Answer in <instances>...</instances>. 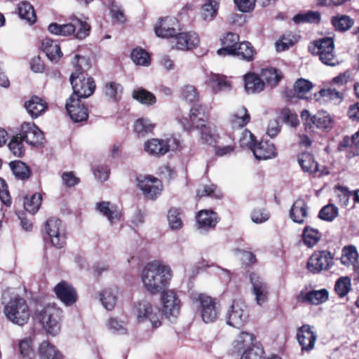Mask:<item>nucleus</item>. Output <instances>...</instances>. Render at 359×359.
Wrapping results in <instances>:
<instances>
[{
    "label": "nucleus",
    "instance_id": "nucleus-1",
    "mask_svg": "<svg viewBox=\"0 0 359 359\" xmlns=\"http://www.w3.org/2000/svg\"><path fill=\"white\" fill-rule=\"evenodd\" d=\"M172 276V270L168 266L153 262L144 267L141 278L145 290L154 295L165 290Z\"/></svg>",
    "mask_w": 359,
    "mask_h": 359
},
{
    "label": "nucleus",
    "instance_id": "nucleus-2",
    "mask_svg": "<svg viewBox=\"0 0 359 359\" xmlns=\"http://www.w3.org/2000/svg\"><path fill=\"white\" fill-rule=\"evenodd\" d=\"M1 302L4 304V313L10 322L19 326L27 323L30 312L25 299L8 289L2 294Z\"/></svg>",
    "mask_w": 359,
    "mask_h": 359
},
{
    "label": "nucleus",
    "instance_id": "nucleus-3",
    "mask_svg": "<svg viewBox=\"0 0 359 359\" xmlns=\"http://www.w3.org/2000/svg\"><path fill=\"white\" fill-rule=\"evenodd\" d=\"M233 348L241 353V359H263V348L256 341L254 334L242 332L233 342Z\"/></svg>",
    "mask_w": 359,
    "mask_h": 359
},
{
    "label": "nucleus",
    "instance_id": "nucleus-4",
    "mask_svg": "<svg viewBox=\"0 0 359 359\" xmlns=\"http://www.w3.org/2000/svg\"><path fill=\"white\" fill-rule=\"evenodd\" d=\"M48 29L55 35L67 36L75 34L76 39H83L89 35L90 27L86 21L74 16L70 22L63 25L51 23Z\"/></svg>",
    "mask_w": 359,
    "mask_h": 359
},
{
    "label": "nucleus",
    "instance_id": "nucleus-5",
    "mask_svg": "<svg viewBox=\"0 0 359 359\" xmlns=\"http://www.w3.org/2000/svg\"><path fill=\"white\" fill-rule=\"evenodd\" d=\"M190 118L194 127L200 129L202 142L208 144H212L215 140V130L206 125L208 116L205 107L201 104L194 105L190 110Z\"/></svg>",
    "mask_w": 359,
    "mask_h": 359
},
{
    "label": "nucleus",
    "instance_id": "nucleus-6",
    "mask_svg": "<svg viewBox=\"0 0 359 359\" xmlns=\"http://www.w3.org/2000/svg\"><path fill=\"white\" fill-rule=\"evenodd\" d=\"M72 86L73 93L70 97L80 100L87 98L92 95L95 90V83L93 79L87 76L82 72H73L69 78Z\"/></svg>",
    "mask_w": 359,
    "mask_h": 359
},
{
    "label": "nucleus",
    "instance_id": "nucleus-7",
    "mask_svg": "<svg viewBox=\"0 0 359 359\" xmlns=\"http://www.w3.org/2000/svg\"><path fill=\"white\" fill-rule=\"evenodd\" d=\"M62 310L55 305H46L39 313V320L46 332L52 336L57 335L61 329Z\"/></svg>",
    "mask_w": 359,
    "mask_h": 359
},
{
    "label": "nucleus",
    "instance_id": "nucleus-8",
    "mask_svg": "<svg viewBox=\"0 0 359 359\" xmlns=\"http://www.w3.org/2000/svg\"><path fill=\"white\" fill-rule=\"evenodd\" d=\"M313 55L319 57V60L328 66H336L339 63L334 53V41L330 37H325L314 41L313 46L310 47Z\"/></svg>",
    "mask_w": 359,
    "mask_h": 359
},
{
    "label": "nucleus",
    "instance_id": "nucleus-9",
    "mask_svg": "<svg viewBox=\"0 0 359 359\" xmlns=\"http://www.w3.org/2000/svg\"><path fill=\"white\" fill-rule=\"evenodd\" d=\"M226 317L228 325L238 329L241 328L249 318L247 305L240 299L233 301L226 312Z\"/></svg>",
    "mask_w": 359,
    "mask_h": 359
},
{
    "label": "nucleus",
    "instance_id": "nucleus-10",
    "mask_svg": "<svg viewBox=\"0 0 359 359\" xmlns=\"http://www.w3.org/2000/svg\"><path fill=\"white\" fill-rule=\"evenodd\" d=\"M161 302L162 313L170 320L175 319L180 312L181 301L172 290H164L161 292Z\"/></svg>",
    "mask_w": 359,
    "mask_h": 359
},
{
    "label": "nucleus",
    "instance_id": "nucleus-11",
    "mask_svg": "<svg viewBox=\"0 0 359 359\" xmlns=\"http://www.w3.org/2000/svg\"><path fill=\"white\" fill-rule=\"evenodd\" d=\"M51 243L56 248H62L65 244V230L62 221L57 218H49L44 226Z\"/></svg>",
    "mask_w": 359,
    "mask_h": 359
},
{
    "label": "nucleus",
    "instance_id": "nucleus-12",
    "mask_svg": "<svg viewBox=\"0 0 359 359\" xmlns=\"http://www.w3.org/2000/svg\"><path fill=\"white\" fill-rule=\"evenodd\" d=\"M137 310L139 322L149 320L155 328L161 326L162 317L157 306L147 302H142L138 304Z\"/></svg>",
    "mask_w": 359,
    "mask_h": 359
},
{
    "label": "nucleus",
    "instance_id": "nucleus-13",
    "mask_svg": "<svg viewBox=\"0 0 359 359\" xmlns=\"http://www.w3.org/2000/svg\"><path fill=\"white\" fill-rule=\"evenodd\" d=\"M333 257L327 250L314 252L307 262L308 270L313 273H318L328 270L333 264Z\"/></svg>",
    "mask_w": 359,
    "mask_h": 359
},
{
    "label": "nucleus",
    "instance_id": "nucleus-14",
    "mask_svg": "<svg viewBox=\"0 0 359 359\" xmlns=\"http://www.w3.org/2000/svg\"><path fill=\"white\" fill-rule=\"evenodd\" d=\"M138 187L148 199H154L161 194L162 184L157 178L149 177H137Z\"/></svg>",
    "mask_w": 359,
    "mask_h": 359
},
{
    "label": "nucleus",
    "instance_id": "nucleus-15",
    "mask_svg": "<svg viewBox=\"0 0 359 359\" xmlns=\"http://www.w3.org/2000/svg\"><path fill=\"white\" fill-rule=\"evenodd\" d=\"M250 280L257 304L259 306L264 304L268 300L269 287L267 283L262 277L255 273L250 274Z\"/></svg>",
    "mask_w": 359,
    "mask_h": 359
},
{
    "label": "nucleus",
    "instance_id": "nucleus-16",
    "mask_svg": "<svg viewBox=\"0 0 359 359\" xmlns=\"http://www.w3.org/2000/svg\"><path fill=\"white\" fill-rule=\"evenodd\" d=\"M20 135L27 144L33 146L42 144L44 140L43 132L34 123H23Z\"/></svg>",
    "mask_w": 359,
    "mask_h": 359
},
{
    "label": "nucleus",
    "instance_id": "nucleus-17",
    "mask_svg": "<svg viewBox=\"0 0 359 359\" xmlns=\"http://www.w3.org/2000/svg\"><path fill=\"white\" fill-rule=\"evenodd\" d=\"M67 111L74 122L86 121L88 117V108L81 104L80 100L69 97L65 105Z\"/></svg>",
    "mask_w": 359,
    "mask_h": 359
},
{
    "label": "nucleus",
    "instance_id": "nucleus-18",
    "mask_svg": "<svg viewBox=\"0 0 359 359\" xmlns=\"http://www.w3.org/2000/svg\"><path fill=\"white\" fill-rule=\"evenodd\" d=\"M201 304V317L205 323H212L218 316V311L215 306V302L209 296L201 294L198 297Z\"/></svg>",
    "mask_w": 359,
    "mask_h": 359
},
{
    "label": "nucleus",
    "instance_id": "nucleus-19",
    "mask_svg": "<svg viewBox=\"0 0 359 359\" xmlns=\"http://www.w3.org/2000/svg\"><path fill=\"white\" fill-rule=\"evenodd\" d=\"M56 297L66 306L74 304L77 300L75 289L67 282L61 281L54 287Z\"/></svg>",
    "mask_w": 359,
    "mask_h": 359
},
{
    "label": "nucleus",
    "instance_id": "nucleus-20",
    "mask_svg": "<svg viewBox=\"0 0 359 359\" xmlns=\"http://www.w3.org/2000/svg\"><path fill=\"white\" fill-rule=\"evenodd\" d=\"M177 26L178 21L175 18L166 17L160 19V22L155 26L154 30L157 36L170 38L177 34Z\"/></svg>",
    "mask_w": 359,
    "mask_h": 359
},
{
    "label": "nucleus",
    "instance_id": "nucleus-21",
    "mask_svg": "<svg viewBox=\"0 0 359 359\" xmlns=\"http://www.w3.org/2000/svg\"><path fill=\"white\" fill-rule=\"evenodd\" d=\"M175 48L177 50H188L199 44V38L196 32H182L175 36Z\"/></svg>",
    "mask_w": 359,
    "mask_h": 359
},
{
    "label": "nucleus",
    "instance_id": "nucleus-22",
    "mask_svg": "<svg viewBox=\"0 0 359 359\" xmlns=\"http://www.w3.org/2000/svg\"><path fill=\"white\" fill-rule=\"evenodd\" d=\"M328 291L326 289H321L307 292H302L298 296V302L319 305L325 302L328 299Z\"/></svg>",
    "mask_w": 359,
    "mask_h": 359
},
{
    "label": "nucleus",
    "instance_id": "nucleus-23",
    "mask_svg": "<svg viewBox=\"0 0 359 359\" xmlns=\"http://www.w3.org/2000/svg\"><path fill=\"white\" fill-rule=\"evenodd\" d=\"M311 329L310 325H304L299 328L297 334V340L302 346V351H310L314 346L316 335Z\"/></svg>",
    "mask_w": 359,
    "mask_h": 359
},
{
    "label": "nucleus",
    "instance_id": "nucleus-24",
    "mask_svg": "<svg viewBox=\"0 0 359 359\" xmlns=\"http://www.w3.org/2000/svg\"><path fill=\"white\" fill-rule=\"evenodd\" d=\"M144 149L150 155L161 156L168 152L170 145L168 140L153 138L144 143Z\"/></svg>",
    "mask_w": 359,
    "mask_h": 359
},
{
    "label": "nucleus",
    "instance_id": "nucleus-25",
    "mask_svg": "<svg viewBox=\"0 0 359 359\" xmlns=\"http://www.w3.org/2000/svg\"><path fill=\"white\" fill-rule=\"evenodd\" d=\"M196 218L198 228L205 230L215 228L218 222L217 214L211 210H202L199 211Z\"/></svg>",
    "mask_w": 359,
    "mask_h": 359
},
{
    "label": "nucleus",
    "instance_id": "nucleus-26",
    "mask_svg": "<svg viewBox=\"0 0 359 359\" xmlns=\"http://www.w3.org/2000/svg\"><path fill=\"white\" fill-rule=\"evenodd\" d=\"M252 151L258 160L274 158L277 154L275 146L272 143L266 141L257 142Z\"/></svg>",
    "mask_w": 359,
    "mask_h": 359
},
{
    "label": "nucleus",
    "instance_id": "nucleus-27",
    "mask_svg": "<svg viewBox=\"0 0 359 359\" xmlns=\"http://www.w3.org/2000/svg\"><path fill=\"white\" fill-rule=\"evenodd\" d=\"M25 107L32 118H36L47 110L48 104L41 97L34 95L25 103Z\"/></svg>",
    "mask_w": 359,
    "mask_h": 359
},
{
    "label": "nucleus",
    "instance_id": "nucleus-28",
    "mask_svg": "<svg viewBox=\"0 0 359 359\" xmlns=\"http://www.w3.org/2000/svg\"><path fill=\"white\" fill-rule=\"evenodd\" d=\"M298 163L302 169L310 174H315L317 176H320L323 173L319 168V165L314 160V157L309 153H302L298 156Z\"/></svg>",
    "mask_w": 359,
    "mask_h": 359
},
{
    "label": "nucleus",
    "instance_id": "nucleus-29",
    "mask_svg": "<svg viewBox=\"0 0 359 359\" xmlns=\"http://www.w3.org/2000/svg\"><path fill=\"white\" fill-rule=\"evenodd\" d=\"M358 256L354 245L344 246L342 249L341 262L346 266H353L354 271L359 273Z\"/></svg>",
    "mask_w": 359,
    "mask_h": 359
},
{
    "label": "nucleus",
    "instance_id": "nucleus-30",
    "mask_svg": "<svg viewBox=\"0 0 359 359\" xmlns=\"http://www.w3.org/2000/svg\"><path fill=\"white\" fill-rule=\"evenodd\" d=\"M243 80L245 90L249 94L260 93L264 88V82L253 72L246 74Z\"/></svg>",
    "mask_w": 359,
    "mask_h": 359
},
{
    "label": "nucleus",
    "instance_id": "nucleus-31",
    "mask_svg": "<svg viewBox=\"0 0 359 359\" xmlns=\"http://www.w3.org/2000/svg\"><path fill=\"white\" fill-rule=\"evenodd\" d=\"M308 215V206L302 198L297 199L293 203L290 210V217L293 222L302 224Z\"/></svg>",
    "mask_w": 359,
    "mask_h": 359
},
{
    "label": "nucleus",
    "instance_id": "nucleus-32",
    "mask_svg": "<svg viewBox=\"0 0 359 359\" xmlns=\"http://www.w3.org/2000/svg\"><path fill=\"white\" fill-rule=\"evenodd\" d=\"M96 210L105 216L111 224L119 219L121 213L119 209L114 205L107 201H102L96 204Z\"/></svg>",
    "mask_w": 359,
    "mask_h": 359
},
{
    "label": "nucleus",
    "instance_id": "nucleus-33",
    "mask_svg": "<svg viewBox=\"0 0 359 359\" xmlns=\"http://www.w3.org/2000/svg\"><path fill=\"white\" fill-rule=\"evenodd\" d=\"M239 36L233 32H229L222 39L223 47L217 50L219 55H231L238 46Z\"/></svg>",
    "mask_w": 359,
    "mask_h": 359
},
{
    "label": "nucleus",
    "instance_id": "nucleus-34",
    "mask_svg": "<svg viewBox=\"0 0 359 359\" xmlns=\"http://www.w3.org/2000/svg\"><path fill=\"white\" fill-rule=\"evenodd\" d=\"M41 47L48 58L52 62H57L62 55L57 42L50 39H44L42 41Z\"/></svg>",
    "mask_w": 359,
    "mask_h": 359
},
{
    "label": "nucleus",
    "instance_id": "nucleus-35",
    "mask_svg": "<svg viewBox=\"0 0 359 359\" xmlns=\"http://www.w3.org/2000/svg\"><path fill=\"white\" fill-rule=\"evenodd\" d=\"M39 359H62V355L56 347L48 341H43L38 349Z\"/></svg>",
    "mask_w": 359,
    "mask_h": 359
},
{
    "label": "nucleus",
    "instance_id": "nucleus-36",
    "mask_svg": "<svg viewBox=\"0 0 359 359\" xmlns=\"http://www.w3.org/2000/svg\"><path fill=\"white\" fill-rule=\"evenodd\" d=\"M250 121V116L245 107H238L231 115L230 122L233 128H242Z\"/></svg>",
    "mask_w": 359,
    "mask_h": 359
},
{
    "label": "nucleus",
    "instance_id": "nucleus-37",
    "mask_svg": "<svg viewBox=\"0 0 359 359\" xmlns=\"http://www.w3.org/2000/svg\"><path fill=\"white\" fill-rule=\"evenodd\" d=\"M236 50L231 54L233 56L238 57L240 59L250 62L254 59V55L256 53L255 50L250 43L243 41L240 43Z\"/></svg>",
    "mask_w": 359,
    "mask_h": 359
},
{
    "label": "nucleus",
    "instance_id": "nucleus-38",
    "mask_svg": "<svg viewBox=\"0 0 359 359\" xmlns=\"http://www.w3.org/2000/svg\"><path fill=\"white\" fill-rule=\"evenodd\" d=\"M18 13L20 18L26 20L29 25H33L36 21V15L34 7L28 1H21L18 4Z\"/></svg>",
    "mask_w": 359,
    "mask_h": 359
},
{
    "label": "nucleus",
    "instance_id": "nucleus-39",
    "mask_svg": "<svg viewBox=\"0 0 359 359\" xmlns=\"http://www.w3.org/2000/svg\"><path fill=\"white\" fill-rule=\"evenodd\" d=\"M331 22L337 31L346 32L354 25V20L347 15H337L333 16Z\"/></svg>",
    "mask_w": 359,
    "mask_h": 359
},
{
    "label": "nucleus",
    "instance_id": "nucleus-40",
    "mask_svg": "<svg viewBox=\"0 0 359 359\" xmlns=\"http://www.w3.org/2000/svg\"><path fill=\"white\" fill-rule=\"evenodd\" d=\"M10 168L16 178L21 180H27L31 175L29 168L21 161H14L9 163Z\"/></svg>",
    "mask_w": 359,
    "mask_h": 359
},
{
    "label": "nucleus",
    "instance_id": "nucleus-41",
    "mask_svg": "<svg viewBox=\"0 0 359 359\" xmlns=\"http://www.w3.org/2000/svg\"><path fill=\"white\" fill-rule=\"evenodd\" d=\"M208 85L215 91L229 90L231 89L230 83L224 76L212 74L208 80Z\"/></svg>",
    "mask_w": 359,
    "mask_h": 359
},
{
    "label": "nucleus",
    "instance_id": "nucleus-42",
    "mask_svg": "<svg viewBox=\"0 0 359 359\" xmlns=\"http://www.w3.org/2000/svg\"><path fill=\"white\" fill-rule=\"evenodd\" d=\"M262 77L261 79L263 81H265L269 86L274 87L281 80L283 74L280 71L275 68H269L262 69Z\"/></svg>",
    "mask_w": 359,
    "mask_h": 359
},
{
    "label": "nucleus",
    "instance_id": "nucleus-43",
    "mask_svg": "<svg viewBox=\"0 0 359 359\" xmlns=\"http://www.w3.org/2000/svg\"><path fill=\"white\" fill-rule=\"evenodd\" d=\"M292 20L297 25L302 23H318L320 20V13L318 11H309L304 13L295 15Z\"/></svg>",
    "mask_w": 359,
    "mask_h": 359
},
{
    "label": "nucleus",
    "instance_id": "nucleus-44",
    "mask_svg": "<svg viewBox=\"0 0 359 359\" xmlns=\"http://www.w3.org/2000/svg\"><path fill=\"white\" fill-rule=\"evenodd\" d=\"M42 196L40 194L36 193L30 197H25L24 200V208L26 211L34 214L36 213L41 204Z\"/></svg>",
    "mask_w": 359,
    "mask_h": 359
},
{
    "label": "nucleus",
    "instance_id": "nucleus-45",
    "mask_svg": "<svg viewBox=\"0 0 359 359\" xmlns=\"http://www.w3.org/2000/svg\"><path fill=\"white\" fill-rule=\"evenodd\" d=\"M320 236V233L316 229L306 226L304 229L303 241L309 248L314 246L319 241Z\"/></svg>",
    "mask_w": 359,
    "mask_h": 359
},
{
    "label": "nucleus",
    "instance_id": "nucleus-46",
    "mask_svg": "<svg viewBox=\"0 0 359 359\" xmlns=\"http://www.w3.org/2000/svg\"><path fill=\"white\" fill-rule=\"evenodd\" d=\"M219 3L217 0H210L203 5L201 16L205 21H212L216 16Z\"/></svg>",
    "mask_w": 359,
    "mask_h": 359
},
{
    "label": "nucleus",
    "instance_id": "nucleus-47",
    "mask_svg": "<svg viewBox=\"0 0 359 359\" xmlns=\"http://www.w3.org/2000/svg\"><path fill=\"white\" fill-rule=\"evenodd\" d=\"M133 97L144 104L151 105L156 102L155 96L142 88L135 90Z\"/></svg>",
    "mask_w": 359,
    "mask_h": 359
},
{
    "label": "nucleus",
    "instance_id": "nucleus-48",
    "mask_svg": "<svg viewBox=\"0 0 359 359\" xmlns=\"http://www.w3.org/2000/svg\"><path fill=\"white\" fill-rule=\"evenodd\" d=\"M311 121L320 129H326L330 127L332 119L325 111H318L311 117Z\"/></svg>",
    "mask_w": 359,
    "mask_h": 359
},
{
    "label": "nucleus",
    "instance_id": "nucleus-49",
    "mask_svg": "<svg viewBox=\"0 0 359 359\" xmlns=\"http://www.w3.org/2000/svg\"><path fill=\"white\" fill-rule=\"evenodd\" d=\"M100 302L108 311L112 310L116 303V294L111 289L105 290L100 294Z\"/></svg>",
    "mask_w": 359,
    "mask_h": 359
},
{
    "label": "nucleus",
    "instance_id": "nucleus-50",
    "mask_svg": "<svg viewBox=\"0 0 359 359\" xmlns=\"http://www.w3.org/2000/svg\"><path fill=\"white\" fill-rule=\"evenodd\" d=\"M351 289V279L348 276L340 277L335 283L334 290L340 297H345Z\"/></svg>",
    "mask_w": 359,
    "mask_h": 359
},
{
    "label": "nucleus",
    "instance_id": "nucleus-51",
    "mask_svg": "<svg viewBox=\"0 0 359 359\" xmlns=\"http://www.w3.org/2000/svg\"><path fill=\"white\" fill-rule=\"evenodd\" d=\"M23 139L20 135L13 136L8 144V148L12 154L17 156L21 157L25 154V147Z\"/></svg>",
    "mask_w": 359,
    "mask_h": 359
},
{
    "label": "nucleus",
    "instance_id": "nucleus-52",
    "mask_svg": "<svg viewBox=\"0 0 359 359\" xmlns=\"http://www.w3.org/2000/svg\"><path fill=\"white\" fill-rule=\"evenodd\" d=\"M131 59L138 65L147 66L150 64V57L142 48H136L131 53Z\"/></svg>",
    "mask_w": 359,
    "mask_h": 359
},
{
    "label": "nucleus",
    "instance_id": "nucleus-53",
    "mask_svg": "<svg viewBox=\"0 0 359 359\" xmlns=\"http://www.w3.org/2000/svg\"><path fill=\"white\" fill-rule=\"evenodd\" d=\"M154 125L147 118H141L134 124V130L140 136H144L153 130Z\"/></svg>",
    "mask_w": 359,
    "mask_h": 359
},
{
    "label": "nucleus",
    "instance_id": "nucleus-54",
    "mask_svg": "<svg viewBox=\"0 0 359 359\" xmlns=\"http://www.w3.org/2000/svg\"><path fill=\"white\" fill-rule=\"evenodd\" d=\"M181 97L190 103H194L198 100L199 95L196 88L192 85H186L183 86L180 91Z\"/></svg>",
    "mask_w": 359,
    "mask_h": 359
},
{
    "label": "nucleus",
    "instance_id": "nucleus-55",
    "mask_svg": "<svg viewBox=\"0 0 359 359\" xmlns=\"http://www.w3.org/2000/svg\"><path fill=\"white\" fill-rule=\"evenodd\" d=\"M122 90L121 86L116 82L107 83L104 88L105 95L114 101H117L121 98Z\"/></svg>",
    "mask_w": 359,
    "mask_h": 359
},
{
    "label": "nucleus",
    "instance_id": "nucleus-56",
    "mask_svg": "<svg viewBox=\"0 0 359 359\" xmlns=\"http://www.w3.org/2000/svg\"><path fill=\"white\" fill-rule=\"evenodd\" d=\"M319 93L321 97L326 98L327 100L332 101L334 103L341 102L344 98L343 93L340 90L332 87L327 89H322L319 91Z\"/></svg>",
    "mask_w": 359,
    "mask_h": 359
},
{
    "label": "nucleus",
    "instance_id": "nucleus-57",
    "mask_svg": "<svg viewBox=\"0 0 359 359\" xmlns=\"http://www.w3.org/2000/svg\"><path fill=\"white\" fill-rule=\"evenodd\" d=\"M257 143L254 135L248 130H245L240 137L239 144L243 148H248L252 151Z\"/></svg>",
    "mask_w": 359,
    "mask_h": 359
},
{
    "label": "nucleus",
    "instance_id": "nucleus-58",
    "mask_svg": "<svg viewBox=\"0 0 359 359\" xmlns=\"http://www.w3.org/2000/svg\"><path fill=\"white\" fill-rule=\"evenodd\" d=\"M338 215V208L332 204L324 206L319 212V217L325 221H332Z\"/></svg>",
    "mask_w": 359,
    "mask_h": 359
},
{
    "label": "nucleus",
    "instance_id": "nucleus-59",
    "mask_svg": "<svg viewBox=\"0 0 359 359\" xmlns=\"http://www.w3.org/2000/svg\"><path fill=\"white\" fill-rule=\"evenodd\" d=\"M312 87L313 85L310 81L304 79H299L294 85V90L301 98H303V95H302L309 92Z\"/></svg>",
    "mask_w": 359,
    "mask_h": 359
},
{
    "label": "nucleus",
    "instance_id": "nucleus-60",
    "mask_svg": "<svg viewBox=\"0 0 359 359\" xmlns=\"http://www.w3.org/2000/svg\"><path fill=\"white\" fill-rule=\"evenodd\" d=\"M270 215L269 212L262 208H255L251 213V219L253 222L261 224L269 219Z\"/></svg>",
    "mask_w": 359,
    "mask_h": 359
},
{
    "label": "nucleus",
    "instance_id": "nucleus-61",
    "mask_svg": "<svg viewBox=\"0 0 359 359\" xmlns=\"http://www.w3.org/2000/svg\"><path fill=\"white\" fill-rule=\"evenodd\" d=\"M180 215V211L177 208H171L168 212V220L169 225L172 229H177L182 226Z\"/></svg>",
    "mask_w": 359,
    "mask_h": 359
},
{
    "label": "nucleus",
    "instance_id": "nucleus-62",
    "mask_svg": "<svg viewBox=\"0 0 359 359\" xmlns=\"http://www.w3.org/2000/svg\"><path fill=\"white\" fill-rule=\"evenodd\" d=\"M18 348L22 357H30L33 354L32 341L29 337L20 340Z\"/></svg>",
    "mask_w": 359,
    "mask_h": 359
},
{
    "label": "nucleus",
    "instance_id": "nucleus-63",
    "mask_svg": "<svg viewBox=\"0 0 359 359\" xmlns=\"http://www.w3.org/2000/svg\"><path fill=\"white\" fill-rule=\"evenodd\" d=\"M73 62L76 68L74 72H82L84 74L83 72L88 69L90 67V60L86 57L80 56L79 55L74 56Z\"/></svg>",
    "mask_w": 359,
    "mask_h": 359
},
{
    "label": "nucleus",
    "instance_id": "nucleus-64",
    "mask_svg": "<svg viewBox=\"0 0 359 359\" xmlns=\"http://www.w3.org/2000/svg\"><path fill=\"white\" fill-rule=\"evenodd\" d=\"M217 187L215 184L201 185L197 190V196L202 198L204 196L219 197L217 194Z\"/></svg>",
    "mask_w": 359,
    "mask_h": 359
}]
</instances>
